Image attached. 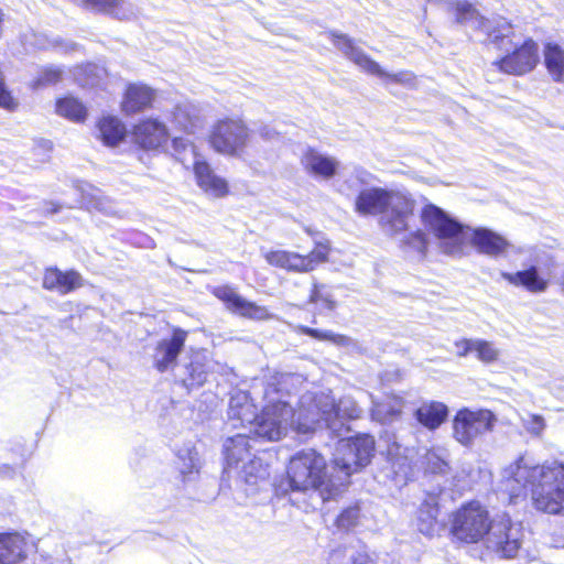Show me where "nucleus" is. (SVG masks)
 I'll return each instance as SVG.
<instances>
[{
  "label": "nucleus",
  "mask_w": 564,
  "mask_h": 564,
  "mask_svg": "<svg viewBox=\"0 0 564 564\" xmlns=\"http://www.w3.org/2000/svg\"><path fill=\"white\" fill-rule=\"evenodd\" d=\"M502 480L510 498L530 490L534 507L551 514H564V464H538L530 455H520L502 470Z\"/></svg>",
  "instance_id": "f257e3e1"
},
{
  "label": "nucleus",
  "mask_w": 564,
  "mask_h": 564,
  "mask_svg": "<svg viewBox=\"0 0 564 564\" xmlns=\"http://www.w3.org/2000/svg\"><path fill=\"white\" fill-rule=\"evenodd\" d=\"M300 383H302L301 376L294 373H275L270 377L264 388L267 404L261 414L256 417L249 432L268 441L280 440L286 434L289 427L305 434L297 425L300 421L305 422L306 401L312 400V393L301 397L297 411L292 409L290 401L284 400L296 390Z\"/></svg>",
  "instance_id": "f03ea898"
},
{
  "label": "nucleus",
  "mask_w": 564,
  "mask_h": 564,
  "mask_svg": "<svg viewBox=\"0 0 564 564\" xmlns=\"http://www.w3.org/2000/svg\"><path fill=\"white\" fill-rule=\"evenodd\" d=\"M425 227L440 241L441 250L453 257H462L469 240L479 253L498 258L505 256L509 242L500 235L486 229H465L462 224L451 218L440 207L429 204L421 213Z\"/></svg>",
  "instance_id": "7ed1b4c3"
},
{
  "label": "nucleus",
  "mask_w": 564,
  "mask_h": 564,
  "mask_svg": "<svg viewBox=\"0 0 564 564\" xmlns=\"http://www.w3.org/2000/svg\"><path fill=\"white\" fill-rule=\"evenodd\" d=\"M415 202L403 191L371 187L362 189L355 202L360 215H381L380 226L387 235L402 234L413 218Z\"/></svg>",
  "instance_id": "20e7f679"
},
{
  "label": "nucleus",
  "mask_w": 564,
  "mask_h": 564,
  "mask_svg": "<svg viewBox=\"0 0 564 564\" xmlns=\"http://www.w3.org/2000/svg\"><path fill=\"white\" fill-rule=\"evenodd\" d=\"M276 489L282 494L316 489L324 500L337 491L333 474H327L325 458L314 449L300 451L290 458L286 478Z\"/></svg>",
  "instance_id": "39448f33"
},
{
  "label": "nucleus",
  "mask_w": 564,
  "mask_h": 564,
  "mask_svg": "<svg viewBox=\"0 0 564 564\" xmlns=\"http://www.w3.org/2000/svg\"><path fill=\"white\" fill-rule=\"evenodd\" d=\"M307 402L305 422H299L297 427L304 433L313 432L322 423L337 435L341 434L345 419L360 417L362 410L351 397H343L337 403L328 393L312 394Z\"/></svg>",
  "instance_id": "423d86ee"
},
{
  "label": "nucleus",
  "mask_w": 564,
  "mask_h": 564,
  "mask_svg": "<svg viewBox=\"0 0 564 564\" xmlns=\"http://www.w3.org/2000/svg\"><path fill=\"white\" fill-rule=\"evenodd\" d=\"M373 453L375 440L370 435L340 440L337 443L332 466L336 489L344 486L354 473L368 465Z\"/></svg>",
  "instance_id": "0eeeda50"
},
{
  "label": "nucleus",
  "mask_w": 564,
  "mask_h": 564,
  "mask_svg": "<svg viewBox=\"0 0 564 564\" xmlns=\"http://www.w3.org/2000/svg\"><path fill=\"white\" fill-rule=\"evenodd\" d=\"M491 519L486 507L478 501H470L452 514L451 532L454 538L465 543L484 542Z\"/></svg>",
  "instance_id": "6e6552de"
},
{
  "label": "nucleus",
  "mask_w": 564,
  "mask_h": 564,
  "mask_svg": "<svg viewBox=\"0 0 564 564\" xmlns=\"http://www.w3.org/2000/svg\"><path fill=\"white\" fill-rule=\"evenodd\" d=\"M523 543V530L508 513L496 514L484 541L485 547L500 558H514Z\"/></svg>",
  "instance_id": "1a4fd4ad"
},
{
  "label": "nucleus",
  "mask_w": 564,
  "mask_h": 564,
  "mask_svg": "<svg viewBox=\"0 0 564 564\" xmlns=\"http://www.w3.org/2000/svg\"><path fill=\"white\" fill-rule=\"evenodd\" d=\"M250 440L251 437L246 433H237L227 438L224 444L225 458L227 468H241V478L250 485H257L259 479H264L265 470L251 453Z\"/></svg>",
  "instance_id": "9d476101"
},
{
  "label": "nucleus",
  "mask_w": 564,
  "mask_h": 564,
  "mask_svg": "<svg viewBox=\"0 0 564 564\" xmlns=\"http://www.w3.org/2000/svg\"><path fill=\"white\" fill-rule=\"evenodd\" d=\"M496 415L486 409L463 408L453 419V437L465 447L474 445L477 438L494 430Z\"/></svg>",
  "instance_id": "9b49d317"
},
{
  "label": "nucleus",
  "mask_w": 564,
  "mask_h": 564,
  "mask_svg": "<svg viewBox=\"0 0 564 564\" xmlns=\"http://www.w3.org/2000/svg\"><path fill=\"white\" fill-rule=\"evenodd\" d=\"M332 36L335 46L362 70L405 87L412 88L415 86V75L413 73L409 70H401L394 74L387 73L346 35L333 33Z\"/></svg>",
  "instance_id": "f8f14e48"
},
{
  "label": "nucleus",
  "mask_w": 564,
  "mask_h": 564,
  "mask_svg": "<svg viewBox=\"0 0 564 564\" xmlns=\"http://www.w3.org/2000/svg\"><path fill=\"white\" fill-rule=\"evenodd\" d=\"M251 131L240 119H224L213 127L209 142L213 149L225 155L238 156L248 145Z\"/></svg>",
  "instance_id": "ddd939ff"
},
{
  "label": "nucleus",
  "mask_w": 564,
  "mask_h": 564,
  "mask_svg": "<svg viewBox=\"0 0 564 564\" xmlns=\"http://www.w3.org/2000/svg\"><path fill=\"white\" fill-rule=\"evenodd\" d=\"M328 252L329 245L327 242H316L315 248L305 256L288 250H270L265 251L263 257L271 265L292 272L306 273L326 262Z\"/></svg>",
  "instance_id": "4468645a"
},
{
  "label": "nucleus",
  "mask_w": 564,
  "mask_h": 564,
  "mask_svg": "<svg viewBox=\"0 0 564 564\" xmlns=\"http://www.w3.org/2000/svg\"><path fill=\"white\" fill-rule=\"evenodd\" d=\"M456 20L460 24H465L474 30H482L487 33L491 42H500L501 47L508 48L509 44H513L510 40L512 33L511 25L505 20L499 19L495 25L484 17L467 1H459L456 6Z\"/></svg>",
  "instance_id": "2eb2a0df"
},
{
  "label": "nucleus",
  "mask_w": 564,
  "mask_h": 564,
  "mask_svg": "<svg viewBox=\"0 0 564 564\" xmlns=\"http://www.w3.org/2000/svg\"><path fill=\"white\" fill-rule=\"evenodd\" d=\"M514 47L512 54L495 62L494 65L512 75H522L532 70L539 62L536 43L527 40L520 47H517V44H514Z\"/></svg>",
  "instance_id": "dca6fc26"
},
{
  "label": "nucleus",
  "mask_w": 564,
  "mask_h": 564,
  "mask_svg": "<svg viewBox=\"0 0 564 564\" xmlns=\"http://www.w3.org/2000/svg\"><path fill=\"white\" fill-rule=\"evenodd\" d=\"M215 295L226 303L230 311L239 314L240 316L257 321L272 318V315L268 312L267 307L247 301L230 286H220L216 289Z\"/></svg>",
  "instance_id": "f3484780"
},
{
  "label": "nucleus",
  "mask_w": 564,
  "mask_h": 564,
  "mask_svg": "<svg viewBox=\"0 0 564 564\" xmlns=\"http://www.w3.org/2000/svg\"><path fill=\"white\" fill-rule=\"evenodd\" d=\"M187 332L176 328L171 338L158 341L152 359L153 366L160 372H164L175 365L176 358L184 347Z\"/></svg>",
  "instance_id": "a211bd4d"
},
{
  "label": "nucleus",
  "mask_w": 564,
  "mask_h": 564,
  "mask_svg": "<svg viewBox=\"0 0 564 564\" xmlns=\"http://www.w3.org/2000/svg\"><path fill=\"white\" fill-rule=\"evenodd\" d=\"M132 139L144 150H156L166 143L169 131L163 122L150 118L142 120L133 128Z\"/></svg>",
  "instance_id": "6ab92c4d"
},
{
  "label": "nucleus",
  "mask_w": 564,
  "mask_h": 564,
  "mask_svg": "<svg viewBox=\"0 0 564 564\" xmlns=\"http://www.w3.org/2000/svg\"><path fill=\"white\" fill-rule=\"evenodd\" d=\"M301 164L308 175L326 181L333 178L340 166L336 158L326 155L312 148H308L302 154Z\"/></svg>",
  "instance_id": "aec40b11"
},
{
  "label": "nucleus",
  "mask_w": 564,
  "mask_h": 564,
  "mask_svg": "<svg viewBox=\"0 0 564 564\" xmlns=\"http://www.w3.org/2000/svg\"><path fill=\"white\" fill-rule=\"evenodd\" d=\"M257 408L246 391H235L229 400L228 421L232 427H251L257 417Z\"/></svg>",
  "instance_id": "412c9836"
},
{
  "label": "nucleus",
  "mask_w": 564,
  "mask_h": 564,
  "mask_svg": "<svg viewBox=\"0 0 564 564\" xmlns=\"http://www.w3.org/2000/svg\"><path fill=\"white\" fill-rule=\"evenodd\" d=\"M30 550L28 539L18 533H0V564H20Z\"/></svg>",
  "instance_id": "4be33fe9"
},
{
  "label": "nucleus",
  "mask_w": 564,
  "mask_h": 564,
  "mask_svg": "<svg viewBox=\"0 0 564 564\" xmlns=\"http://www.w3.org/2000/svg\"><path fill=\"white\" fill-rule=\"evenodd\" d=\"M84 285L83 276L75 270L61 271L57 268H48L44 272L43 288L56 291L62 295L68 294Z\"/></svg>",
  "instance_id": "5701e85b"
},
{
  "label": "nucleus",
  "mask_w": 564,
  "mask_h": 564,
  "mask_svg": "<svg viewBox=\"0 0 564 564\" xmlns=\"http://www.w3.org/2000/svg\"><path fill=\"white\" fill-rule=\"evenodd\" d=\"M194 173L197 185L207 195L219 198L228 194L227 181L217 175L208 163L196 160L194 163Z\"/></svg>",
  "instance_id": "b1692460"
},
{
  "label": "nucleus",
  "mask_w": 564,
  "mask_h": 564,
  "mask_svg": "<svg viewBox=\"0 0 564 564\" xmlns=\"http://www.w3.org/2000/svg\"><path fill=\"white\" fill-rule=\"evenodd\" d=\"M80 4L95 12H102L119 20H130L137 17V8L128 0H80Z\"/></svg>",
  "instance_id": "393cba45"
},
{
  "label": "nucleus",
  "mask_w": 564,
  "mask_h": 564,
  "mask_svg": "<svg viewBox=\"0 0 564 564\" xmlns=\"http://www.w3.org/2000/svg\"><path fill=\"white\" fill-rule=\"evenodd\" d=\"M438 512V496L436 494H427L416 511L415 519V525L422 534L426 536L435 535Z\"/></svg>",
  "instance_id": "a878e982"
},
{
  "label": "nucleus",
  "mask_w": 564,
  "mask_h": 564,
  "mask_svg": "<svg viewBox=\"0 0 564 564\" xmlns=\"http://www.w3.org/2000/svg\"><path fill=\"white\" fill-rule=\"evenodd\" d=\"M172 121L186 133H195L204 126L200 108L189 101L181 102L174 107Z\"/></svg>",
  "instance_id": "bb28decb"
},
{
  "label": "nucleus",
  "mask_w": 564,
  "mask_h": 564,
  "mask_svg": "<svg viewBox=\"0 0 564 564\" xmlns=\"http://www.w3.org/2000/svg\"><path fill=\"white\" fill-rule=\"evenodd\" d=\"M501 278L517 288H523L531 293H542L549 286V281L539 274L536 267L514 273L501 272Z\"/></svg>",
  "instance_id": "cd10ccee"
},
{
  "label": "nucleus",
  "mask_w": 564,
  "mask_h": 564,
  "mask_svg": "<svg viewBox=\"0 0 564 564\" xmlns=\"http://www.w3.org/2000/svg\"><path fill=\"white\" fill-rule=\"evenodd\" d=\"M155 91L144 84L128 86L122 101V110L130 115L144 110L152 105Z\"/></svg>",
  "instance_id": "c85d7f7f"
},
{
  "label": "nucleus",
  "mask_w": 564,
  "mask_h": 564,
  "mask_svg": "<svg viewBox=\"0 0 564 564\" xmlns=\"http://www.w3.org/2000/svg\"><path fill=\"white\" fill-rule=\"evenodd\" d=\"M404 406V401L401 397L387 395L380 402H373L371 409V417L381 423L390 424L400 420Z\"/></svg>",
  "instance_id": "c756f323"
},
{
  "label": "nucleus",
  "mask_w": 564,
  "mask_h": 564,
  "mask_svg": "<svg viewBox=\"0 0 564 564\" xmlns=\"http://www.w3.org/2000/svg\"><path fill=\"white\" fill-rule=\"evenodd\" d=\"M97 129L98 138L105 145L111 148L120 144L127 135L126 126L113 116L102 117L97 124Z\"/></svg>",
  "instance_id": "7c9ffc66"
},
{
  "label": "nucleus",
  "mask_w": 564,
  "mask_h": 564,
  "mask_svg": "<svg viewBox=\"0 0 564 564\" xmlns=\"http://www.w3.org/2000/svg\"><path fill=\"white\" fill-rule=\"evenodd\" d=\"M448 415L447 406L437 401L423 403L416 411V420L429 430L437 429Z\"/></svg>",
  "instance_id": "2f4dec72"
},
{
  "label": "nucleus",
  "mask_w": 564,
  "mask_h": 564,
  "mask_svg": "<svg viewBox=\"0 0 564 564\" xmlns=\"http://www.w3.org/2000/svg\"><path fill=\"white\" fill-rule=\"evenodd\" d=\"M408 448L400 445L397 441L388 444L386 454L391 469L397 477L405 480L410 473V462L406 455Z\"/></svg>",
  "instance_id": "473e14b6"
},
{
  "label": "nucleus",
  "mask_w": 564,
  "mask_h": 564,
  "mask_svg": "<svg viewBox=\"0 0 564 564\" xmlns=\"http://www.w3.org/2000/svg\"><path fill=\"white\" fill-rule=\"evenodd\" d=\"M297 329L301 334L311 336L317 340L330 341L339 347H351L355 349L359 348L358 343L351 337L341 334H335L332 330H321L302 325L299 326Z\"/></svg>",
  "instance_id": "72a5a7b5"
},
{
  "label": "nucleus",
  "mask_w": 564,
  "mask_h": 564,
  "mask_svg": "<svg viewBox=\"0 0 564 564\" xmlns=\"http://www.w3.org/2000/svg\"><path fill=\"white\" fill-rule=\"evenodd\" d=\"M185 369L186 376L183 378V382L186 387H200L207 380L208 365L204 356H195Z\"/></svg>",
  "instance_id": "f704fd0d"
},
{
  "label": "nucleus",
  "mask_w": 564,
  "mask_h": 564,
  "mask_svg": "<svg viewBox=\"0 0 564 564\" xmlns=\"http://www.w3.org/2000/svg\"><path fill=\"white\" fill-rule=\"evenodd\" d=\"M545 65L556 82H564V50L556 44H547L544 51Z\"/></svg>",
  "instance_id": "c9c22d12"
},
{
  "label": "nucleus",
  "mask_w": 564,
  "mask_h": 564,
  "mask_svg": "<svg viewBox=\"0 0 564 564\" xmlns=\"http://www.w3.org/2000/svg\"><path fill=\"white\" fill-rule=\"evenodd\" d=\"M326 564H376L366 553L357 552L352 547H343L329 553Z\"/></svg>",
  "instance_id": "e433bc0d"
},
{
  "label": "nucleus",
  "mask_w": 564,
  "mask_h": 564,
  "mask_svg": "<svg viewBox=\"0 0 564 564\" xmlns=\"http://www.w3.org/2000/svg\"><path fill=\"white\" fill-rule=\"evenodd\" d=\"M56 112L75 122L84 121L87 116L85 106L73 97L59 99L56 102Z\"/></svg>",
  "instance_id": "4c0bfd02"
},
{
  "label": "nucleus",
  "mask_w": 564,
  "mask_h": 564,
  "mask_svg": "<svg viewBox=\"0 0 564 564\" xmlns=\"http://www.w3.org/2000/svg\"><path fill=\"white\" fill-rule=\"evenodd\" d=\"M448 451L442 447H434L425 455L426 468L432 474L445 475L449 471Z\"/></svg>",
  "instance_id": "58836bf2"
},
{
  "label": "nucleus",
  "mask_w": 564,
  "mask_h": 564,
  "mask_svg": "<svg viewBox=\"0 0 564 564\" xmlns=\"http://www.w3.org/2000/svg\"><path fill=\"white\" fill-rule=\"evenodd\" d=\"M310 303L315 304L317 310L322 313L324 311H334L337 307V302L332 291L324 284L315 283L310 294Z\"/></svg>",
  "instance_id": "ea45409f"
},
{
  "label": "nucleus",
  "mask_w": 564,
  "mask_h": 564,
  "mask_svg": "<svg viewBox=\"0 0 564 564\" xmlns=\"http://www.w3.org/2000/svg\"><path fill=\"white\" fill-rule=\"evenodd\" d=\"M106 74L102 67L95 64H86L77 67L75 70V79L82 86H97L101 77Z\"/></svg>",
  "instance_id": "a19ab883"
},
{
  "label": "nucleus",
  "mask_w": 564,
  "mask_h": 564,
  "mask_svg": "<svg viewBox=\"0 0 564 564\" xmlns=\"http://www.w3.org/2000/svg\"><path fill=\"white\" fill-rule=\"evenodd\" d=\"M409 228H410V224L408 225V228L402 234L390 235V236L391 237H400V240L404 246H408L409 248L413 249L421 256H425L426 249H427L426 235L420 229L412 231L410 234H406Z\"/></svg>",
  "instance_id": "79ce46f5"
},
{
  "label": "nucleus",
  "mask_w": 564,
  "mask_h": 564,
  "mask_svg": "<svg viewBox=\"0 0 564 564\" xmlns=\"http://www.w3.org/2000/svg\"><path fill=\"white\" fill-rule=\"evenodd\" d=\"M31 37H33L31 45L40 50L59 48L61 51L69 52L76 50L77 47V45L73 42H66L59 37L51 39L45 34L32 33Z\"/></svg>",
  "instance_id": "37998d69"
},
{
  "label": "nucleus",
  "mask_w": 564,
  "mask_h": 564,
  "mask_svg": "<svg viewBox=\"0 0 564 564\" xmlns=\"http://www.w3.org/2000/svg\"><path fill=\"white\" fill-rule=\"evenodd\" d=\"M178 469L183 475H189L198 471L200 459L195 448H184L178 452Z\"/></svg>",
  "instance_id": "c03bdc74"
},
{
  "label": "nucleus",
  "mask_w": 564,
  "mask_h": 564,
  "mask_svg": "<svg viewBox=\"0 0 564 564\" xmlns=\"http://www.w3.org/2000/svg\"><path fill=\"white\" fill-rule=\"evenodd\" d=\"M474 352L480 361L486 364L498 360L500 355L495 344L482 339H475Z\"/></svg>",
  "instance_id": "a18cd8bd"
},
{
  "label": "nucleus",
  "mask_w": 564,
  "mask_h": 564,
  "mask_svg": "<svg viewBox=\"0 0 564 564\" xmlns=\"http://www.w3.org/2000/svg\"><path fill=\"white\" fill-rule=\"evenodd\" d=\"M63 76V72L61 68L55 66L45 67L41 70L40 75L32 82L31 86L34 89L55 85L57 84Z\"/></svg>",
  "instance_id": "49530a36"
},
{
  "label": "nucleus",
  "mask_w": 564,
  "mask_h": 564,
  "mask_svg": "<svg viewBox=\"0 0 564 564\" xmlns=\"http://www.w3.org/2000/svg\"><path fill=\"white\" fill-rule=\"evenodd\" d=\"M522 426L533 436H541L546 424L544 417L539 414H528L521 417Z\"/></svg>",
  "instance_id": "de8ad7c7"
},
{
  "label": "nucleus",
  "mask_w": 564,
  "mask_h": 564,
  "mask_svg": "<svg viewBox=\"0 0 564 564\" xmlns=\"http://www.w3.org/2000/svg\"><path fill=\"white\" fill-rule=\"evenodd\" d=\"M172 148L180 161H183V154L186 152L195 153L193 142L185 138H174L172 140Z\"/></svg>",
  "instance_id": "09e8293b"
},
{
  "label": "nucleus",
  "mask_w": 564,
  "mask_h": 564,
  "mask_svg": "<svg viewBox=\"0 0 564 564\" xmlns=\"http://www.w3.org/2000/svg\"><path fill=\"white\" fill-rule=\"evenodd\" d=\"M358 517V510L357 509H348L345 510L339 517H338V525L343 528H348L352 525Z\"/></svg>",
  "instance_id": "8fccbe9b"
},
{
  "label": "nucleus",
  "mask_w": 564,
  "mask_h": 564,
  "mask_svg": "<svg viewBox=\"0 0 564 564\" xmlns=\"http://www.w3.org/2000/svg\"><path fill=\"white\" fill-rule=\"evenodd\" d=\"M475 339H460L455 343L456 354L459 357H465L469 352H474Z\"/></svg>",
  "instance_id": "3c124183"
},
{
  "label": "nucleus",
  "mask_w": 564,
  "mask_h": 564,
  "mask_svg": "<svg viewBox=\"0 0 564 564\" xmlns=\"http://www.w3.org/2000/svg\"><path fill=\"white\" fill-rule=\"evenodd\" d=\"M257 132L265 141H272L279 138V133L269 126L260 127Z\"/></svg>",
  "instance_id": "603ef678"
},
{
  "label": "nucleus",
  "mask_w": 564,
  "mask_h": 564,
  "mask_svg": "<svg viewBox=\"0 0 564 564\" xmlns=\"http://www.w3.org/2000/svg\"><path fill=\"white\" fill-rule=\"evenodd\" d=\"M14 470L9 465H3L0 467V475L3 477H11L13 475Z\"/></svg>",
  "instance_id": "864d4df0"
},
{
  "label": "nucleus",
  "mask_w": 564,
  "mask_h": 564,
  "mask_svg": "<svg viewBox=\"0 0 564 564\" xmlns=\"http://www.w3.org/2000/svg\"><path fill=\"white\" fill-rule=\"evenodd\" d=\"M369 177H370V174L366 171L357 172V178L360 180L361 182H367Z\"/></svg>",
  "instance_id": "5fc2aeb1"
},
{
  "label": "nucleus",
  "mask_w": 564,
  "mask_h": 564,
  "mask_svg": "<svg viewBox=\"0 0 564 564\" xmlns=\"http://www.w3.org/2000/svg\"><path fill=\"white\" fill-rule=\"evenodd\" d=\"M99 206H100V203H96L93 205V207H95V208H99Z\"/></svg>",
  "instance_id": "6e6d98bb"
},
{
  "label": "nucleus",
  "mask_w": 564,
  "mask_h": 564,
  "mask_svg": "<svg viewBox=\"0 0 564 564\" xmlns=\"http://www.w3.org/2000/svg\"><path fill=\"white\" fill-rule=\"evenodd\" d=\"M58 210V207H55L52 209V213H56Z\"/></svg>",
  "instance_id": "4d7b16f0"
}]
</instances>
